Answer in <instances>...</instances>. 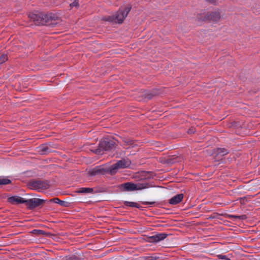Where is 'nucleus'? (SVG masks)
<instances>
[{
	"label": "nucleus",
	"mask_w": 260,
	"mask_h": 260,
	"mask_svg": "<svg viewBox=\"0 0 260 260\" xmlns=\"http://www.w3.org/2000/svg\"><path fill=\"white\" fill-rule=\"evenodd\" d=\"M131 8L128 7L121 8L114 15L104 17L103 19L106 21L121 23L127 16Z\"/></svg>",
	"instance_id": "nucleus-2"
},
{
	"label": "nucleus",
	"mask_w": 260,
	"mask_h": 260,
	"mask_svg": "<svg viewBox=\"0 0 260 260\" xmlns=\"http://www.w3.org/2000/svg\"><path fill=\"white\" fill-rule=\"evenodd\" d=\"M188 133L189 134H191V133H193V131H192V130L189 129Z\"/></svg>",
	"instance_id": "nucleus-29"
},
{
	"label": "nucleus",
	"mask_w": 260,
	"mask_h": 260,
	"mask_svg": "<svg viewBox=\"0 0 260 260\" xmlns=\"http://www.w3.org/2000/svg\"><path fill=\"white\" fill-rule=\"evenodd\" d=\"M221 18V13L219 10L210 12L204 15L203 18H202L204 21L209 20L212 22H217L219 21ZM201 19V18H199Z\"/></svg>",
	"instance_id": "nucleus-6"
},
{
	"label": "nucleus",
	"mask_w": 260,
	"mask_h": 260,
	"mask_svg": "<svg viewBox=\"0 0 260 260\" xmlns=\"http://www.w3.org/2000/svg\"><path fill=\"white\" fill-rule=\"evenodd\" d=\"M78 6V0H75L74 2H73L72 3L70 4V7L71 8L73 7H77Z\"/></svg>",
	"instance_id": "nucleus-23"
},
{
	"label": "nucleus",
	"mask_w": 260,
	"mask_h": 260,
	"mask_svg": "<svg viewBox=\"0 0 260 260\" xmlns=\"http://www.w3.org/2000/svg\"><path fill=\"white\" fill-rule=\"evenodd\" d=\"M32 233L34 234H37L38 235H43L44 232L42 230H33Z\"/></svg>",
	"instance_id": "nucleus-24"
},
{
	"label": "nucleus",
	"mask_w": 260,
	"mask_h": 260,
	"mask_svg": "<svg viewBox=\"0 0 260 260\" xmlns=\"http://www.w3.org/2000/svg\"><path fill=\"white\" fill-rule=\"evenodd\" d=\"M233 217L235 218H238L240 220H244V219H246L247 218V217L245 215H240V216L233 215Z\"/></svg>",
	"instance_id": "nucleus-22"
},
{
	"label": "nucleus",
	"mask_w": 260,
	"mask_h": 260,
	"mask_svg": "<svg viewBox=\"0 0 260 260\" xmlns=\"http://www.w3.org/2000/svg\"><path fill=\"white\" fill-rule=\"evenodd\" d=\"M8 201L9 203L14 204H25V199L18 196H13L9 197L8 199Z\"/></svg>",
	"instance_id": "nucleus-9"
},
{
	"label": "nucleus",
	"mask_w": 260,
	"mask_h": 260,
	"mask_svg": "<svg viewBox=\"0 0 260 260\" xmlns=\"http://www.w3.org/2000/svg\"><path fill=\"white\" fill-rule=\"evenodd\" d=\"M183 198V194L182 193L178 194L169 200V204L175 205L179 204L182 200Z\"/></svg>",
	"instance_id": "nucleus-10"
},
{
	"label": "nucleus",
	"mask_w": 260,
	"mask_h": 260,
	"mask_svg": "<svg viewBox=\"0 0 260 260\" xmlns=\"http://www.w3.org/2000/svg\"><path fill=\"white\" fill-rule=\"evenodd\" d=\"M229 260H231V259H229Z\"/></svg>",
	"instance_id": "nucleus-31"
},
{
	"label": "nucleus",
	"mask_w": 260,
	"mask_h": 260,
	"mask_svg": "<svg viewBox=\"0 0 260 260\" xmlns=\"http://www.w3.org/2000/svg\"><path fill=\"white\" fill-rule=\"evenodd\" d=\"M8 59V57L6 55L3 54L0 56V64L5 62Z\"/></svg>",
	"instance_id": "nucleus-21"
},
{
	"label": "nucleus",
	"mask_w": 260,
	"mask_h": 260,
	"mask_svg": "<svg viewBox=\"0 0 260 260\" xmlns=\"http://www.w3.org/2000/svg\"><path fill=\"white\" fill-rule=\"evenodd\" d=\"M66 260H80L79 257L76 256H72L69 257H67Z\"/></svg>",
	"instance_id": "nucleus-25"
},
{
	"label": "nucleus",
	"mask_w": 260,
	"mask_h": 260,
	"mask_svg": "<svg viewBox=\"0 0 260 260\" xmlns=\"http://www.w3.org/2000/svg\"><path fill=\"white\" fill-rule=\"evenodd\" d=\"M50 202H54L55 203L58 204H59L61 206H63L64 204V201H61V200H60L58 198H54L53 199L50 200Z\"/></svg>",
	"instance_id": "nucleus-18"
},
{
	"label": "nucleus",
	"mask_w": 260,
	"mask_h": 260,
	"mask_svg": "<svg viewBox=\"0 0 260 260\" xmlns=\"http://www.w3.org/2000/svg\"><path fill=\"white\" fill-rule=\"evenodd\" d=\"M11 182L10 179L7 178L0 179V185H6L8 184Z\"/></svg>",
	"instance_id": "nucleus-19"
},
{
	"label": "nucleus",
	"mask_w": 260,
	"mask_h": 260,
	"mask_svg": "<svg viewBox=\"0 0 260 260\" xmlns=\"http://www.w3.org/2000/svg\"><path fill=\"white\" fill-rule=\"evenodd\" d=\"M28 17L36 25H53L51 22L52 17L43 13H31L29 14Z\"/></svg>",
	"instance_id": "nucleus-1"
},
{
	"label": "nucleus",
	"mask_w": 260,
	"mask_h": 260,
	"mask_svg": "<svg viewBox=\"0 0 260 260\" xmlns=\"http://www.w3.org/2000/svg\"><path fill=\"white\" fill-rule=\"evenodd\" d=\"M123 147L126 148L127 147H133L134 145V141L129 139L125 138L123 140Z\"/></svg>",
	"instance_id": "nucleus-14"
},
{
	"label": "nucleus",
	"mask_w": 260,
	"mask_h": 260,
	"mask_svg": "<svg viewBox=\"0 0 260 260\" xmlns=\"http://www.w3.org/2000/svg\"><path fill=\"white\" fill-rule=\"evenodd\" d=\"M100 172V169H98L95 168V169H93L92 170L89 171V174L91 176H94V175H95L98 174Z\"/></svg>",
	"instance_id": "nucleus-20"
},
{
	"label": "nucleus",
	"mask_w": 260,
	"mask_h": 260,
	"mask_svg": "<svg viewBox=\"0 0 260 260\" xmlns=\"http://www.w3.org/2000/svg\"><path fill=\"white\" fill-rule=\"evenodd\" d=\"M206 1L207 2H209L210 3H213L215 2V0H206Z\"/></svg>",
	"instance_id": "nucleus-28"
},
{
	"label": "nucleus",
	"mask_w": 260,
	"mask_h": 260,
	"mask_svg": "<svg viewBox=\"0 0 260 260\" xmlns=\"http://www.w3.org/2000/svg\"><path fill=\"white\" fill-rule=\"evenodd\" d=\"M165 233H158L149 237V241L150 242L157 243L164 240L167 236Z\"/></svg>",
	"instance_id": "nucleus-8"
},
{
	"label": "nucleus",
	"mask_w": 260,
	"mask_h": 260,
	"mask_svg": "<svg viewBox=\"0 0 260 260\" xmlns=\"http://www.w3.org/2000/svg\"><path fill=\"white\" fill-rule=\"evenodd\" d=\"M29 188L41 191L49 187L48 181L42 180H31L27 184Z\"/></svg>",
	"instance_id": "nucleus-5"
},
{
	"label": "nucleus",
	"mask_w": 260,
	"mask_h": 260,
	"mask_svg": "<svg viewBox=\"0 0 260 260\" xmlns=\"http://www.w3.org/2000/svg\"><path fill=\"white\" fill-rule=\"evenodd\" d=\"M39 151L42 154H46L51 152V149L46 144L42 145L39 147Z\"/></svg>",
	"instance_id": "nucleus-13"
},
{
	"label": "nucleus",
	"mask_w": 260,
	"mask_h": 260,
	"mask_svg": "<svg viewBox=\"0 0 260 260\" xmlns=\"http://www.w3.org/2000/svg\"><path fill=\"white\" fill-rule=\"evenodd\" d=\"M146 173L145 172H142L140 174V176H141V178L140 179L141 180H143V179H145L146 178L145 175H146Z\"/></svg>",
	"instance_id": "nucleus-27"
},
{
	"label": "nucleus",
	"mask_w": 260,
	"mask_h": 260,
	"mask_svg": "<svg viewBox=\"0 0 260 260\" xmlns=\"http://www.w3.org/2000/svg\"><path fill=\"white\" fill-rule=\"evenodd\" d=\"M93 191V189L92 188H88V187L80 188L77 191V192L83 193H92Z\"/></svg>",
	"instance_id": "nucleus-15"
},
{
	"label": "nucleus",
	"mask_w": 260,
	"mask_h": 260,
	"mask_svg": "<svg viewBox=\"0 0 260 260\" xmlns=\"http://www.w3.org/2000/svg\"><path fill=\"white\" fill-rule=\"evenodd\" d=\"M155 203L154 202H143L142 204L144 205H153Z\"/></svg>",
	"instance_id": "nucleus-26"
},
{
	"label": "nucleus",
	"mask_w": 260,
	"mask_h": 260,
	"mask_svg": "<svg viewBox=\"0 0 260 260\" xmlns=\"http://www.w3.org/2000/svg\"><path fill=\"white\" fill-rule=\"evenodd\" d=\"M25 205L30 209L36 208L45 202V200L38 198H32L28 200L25 199Z\"/></svg>",
	"instance_id": "nucleus-7"
},
{
	"label": "nucleus",
	"mask_w": 260,
	"mask_h": 260,
	"mask_svg": "<svg viewBox=\"0 0 260 260\" xmlns=\"http://www.w3.org/2000/svg\"><path fill=\"white\" fill-rule=\"evenodd\" d=\"M122 185L126 191H134L136 189L135 183L127 182L123 183Z\"/></svg>",
	"instance_id": "nucleus-11"
},
{
	"label": "nucleus",
	"mask_w": 260,
	"mask_h": 260,
	"mask_svg": "<svg viewBox=\"0 0 260 260\" xmlns=\"http://www.w3.org/2000/svg\"><path fill=\"white\" fill-rule=\"evenodd\" d=\"M147 96H148V98H149V99H150L151 98V96H149V95H148Z\"/></svg>",
	"instance_id": "nucleus-30"
},
{
	"label": "nucleus",
	"mask_w": 260,
	"mask_h": 260,
	"mask_svg": "<svg viewBox=\"0 0 260 260\" xmlns=\"http://www.w3.org/2000/svg\"><path fill=\"white\" fill-rule=\"evenodd\" d=\"M215 153L217 155L224 156L228 154L229 151L227 149H225V148H218L216 149Z\"/></svg>",
	"instance_id": "nucleus-16"
},
{
	"label": "nucleus",
	"mask_w": 260,
	"mask_h": 260,
	"mask_svg": "<svg viewBox=\"0 0 260 260\" xmlns=\"http://www.w3.org/2000/svg\"><path fill=\"white\" fill-rule=\"evenodd\" d=\"M117 145L114 140L104 139L100 141L99 148L94 151L96 154H100L102 151L112 150L115 149Z\"/></svg>",
	"instance_id": "nucleus-3"
},
{
	"label": "nucleus",
	"mask_w": 260,
	"mask_h": 260,
	"mask_svg": "<svg viewBox=\"0 0 260 260\" xmlns=\"http://www.w3.org/2000/svg\"><path fill=\"white\" fill-rule=\"evenodd\" d=\"M124 204L125 206L131 207H135L137 208H140L141 207V206L138 204L133 202L125 201L124 202Z\"/></svg>",
	"instance_id": "nucleus-17"
},
{
	"label": "nucleus",
	"mask_w": 260,
	"mask_h": 260,
	"mask_svg": "<svg viewBox=\"0 0 260 260\" xmlns=\"http://www.w3.org/2000/svg\"><path fill=\"white\" fill-rule=\"evenodd\" d=\"M135 185L136 188V190H142L149 187L148 183H147L145 181H142V182L135 183Z\"/></svg>",
	"instance_id": "nucleus-12"
},
{
	"label": "nucleus",
	"mask_w": 260,
	"mask_h": 260,
	"mask_svg": "<svg viewBox=\"0 0 260 260\" xmlns=\"http://www.w3.org/2000/svg\"><path fill=\"white\" fill-rule=\"evenodd\" d=\"M131 164V160L128 158H122L118 160L115 164L111 166L108 169V172L111 175L115 174L118 170L124 169L129 167Z\"/></svg>",
	"instance_id": "nucleus-4"
}]
</instances>
